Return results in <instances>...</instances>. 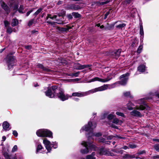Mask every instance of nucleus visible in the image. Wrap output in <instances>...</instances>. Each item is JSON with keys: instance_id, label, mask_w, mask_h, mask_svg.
<instances>
[{"instance_id": "obj_50", "label": "nucleus", "mask_w": 159, "mask_h": 159, "mask_svg": "<svg viewBox=\"0 0 159 159\" xmlns=\"http://www.w3.org/2000/svg\"><path fill=\"white\" fill-rule=\"evenodd\" d=\"M115 137L116 138H119L120 139H126V138L124 137H121L120 136L118 135H116L115 136Z\"/></svg>"}, {"instance_id": "obj_62", "label": "nucleus", "mask_w": 159, "mask_h": 159, "mask_svg": "<svg viewBox=\"0 0 159 159\" xmlns=\"http://www.w3.org/2000/svg\"><path fill=\"white\" fill-rule=\"evenodd\" d=\"M83 66H84V67H83V69L89 67H90V66L89 65H83Z\"/></svg>"}, {"instance_id": "obj_5", "label": "nucleus", "mask_w": 159, "mask_h": 159, "mask_svg": "<svg viewBox=\"0 0 159 159\" xmlns=\"http://www.w3.org/2000/svg\"><path fill=\"white\" fill-rule=\"evenodd\" d=\"M58 89V88L57 86H52L48 88L47 90L45 92V95L49 98H53L54 97Z\"/></svg>"}, {"instance_id": "obj_29", "label": "nucleus", "mask_w": 159, "mask_h": 159, "mask_svg": "<svg viewBox=\"0 0 159 159\" xmlns=\"http://www.w3.org/2000/svg\"><path fill=\"white\" fill-rule=\"evenodd\" d=\"M66 11L63 10L61 11L60 13H57V15L59 17H63L66 15Z\"/></svg>"}, {"instance_id": "obj_8", "label": "nucleus", "mask_w": 159, "mask_h": 159, "mask_svg": "<svg viewBox=\"0 0 159 159\" xmlns=\"http://www.w3.org/2000/svg\"><path fill=\"white\" fill-rule=\"evenodd\" d=\"M58 93L56 92L57 96L58 97L60 98L61 100L64 101L68 99L69 97L68 95H65L64 93V91L62 89H58Z\"/></svg>"}, {"instance_id": "obj_27", "label": "nucleus", "mask_w": 159, "mask_h": 159, "mask_svg": "<svg viewBox=\"0 0 159 159\" xmlns=\"http://www.w3.org/2000/svg\"><path fill=\"white\" fill-rule=\"evenodd\" d=\"M146 105L144 106L143 105H140L139 106H137L135 107V108L137 110H143L146 108Z\"/></svg>"}, {"instance_id": "obj_30", "label": "nucleus", "mask_w": 159, "mask_h": 159, "mask_svg": "<svg viewBox=\"0 0 159 159\" xmlns=\"http://www.w3.org/2000/svg\"><path fill=\"white\" fill-rule=\"evenodd\" d=\"M130 11V13L132 15L134 16V14L135 13L136 11L137 10L135 8L133 7H131L129 9Z\"/></svg>"}, {"instance_id": "obj_34", "label": "nucleus", "mask_w": 159, "mask_h": 159, "mask_svg": "<svg viewBox=\"0 0 159 159\" xmlns=\"http://www.w3.org/2000/svg\"><path fill=\"white\" fill-rule=\"evenodd\" d=\"M126 26V24L124 23L120 24L116 26V27L118 29H120L125 27Z\"/></svg>"}, {"instance_id": "obj_42", "label": "nucleus", "mask_w": 159, "mask_h": 159, "mask_svg": "<svg viewBox=\"0 0 159 159\" xmlns=\"http://www.w3.org/2000/svg\"><path fill=\"white\" fill-rule=\"evenodd\" d=\"M4 24L5 25V26L6 28H7V27L9 26V25L10 24V23L9 22L7 21V20H5L4 21Z\"/></svg>"}, {"instance_id": "obj_43", "label": "nucleus", "mask_w": 159, "mask_h": 159, "mask_svg": "<svg viewBox=\"0 0 159 159\" xmlns=\"http://www.w3.org/2000/svg\"><path fill=\"white\" fill-rule=\"evenodd\" d=\"M116 114L119 116H120L123 117H125V115H124V114L123 113H121V112H116Z\"/></svg>"}, {"instance_id": "obj_40", "label": "nucleus", "mask_w": 159, "mask_h": 159, "mask_svg": "<svg viewBox=\"0 0 159 159\" xmlns=\"http://www.w3.org/2000/svg\"><path fill=\"white\" fill-rule=\"evenodd\" d=\"M117 21H116L114 23L110 25V26L108 27V29L110 30L111 29H113V28H114L115 25L117 23Z\"/></svg>"}, {"instance_id": "obj_41", "label": "nucleus", "mask_w": 159, "mask_h": 159, "mask_svg": "<svg viewBox=\"0 0 159 159\" xmlns=\"http://www.w3.org/2000/svg\"><path fill=\"white\" fill-rule=\"evenodd\" d=\"M46 149L48 151V152H50V151L51 150L52 148L51 146V145H48L47 146H46V147H45Z\"/></svg>"}, {"instance_id": "obj_7", "label": "nucleus", "mask_w": 159, "mask_h": 159, "mask_svg": "<svg viewBox=\"0 0 159 159\" xmlns=\"http://www.w3.org/2000/svg\"><path fill=\"white\" fill-rule=\"evenodd\" d=\"M112 79V74H107V78L103 79L100 78L98 77H95L93 79L90 80L88 82V83H91L92 82H94L95 81H98L102 83H106Z\"/></svg>"}, {"instance_id": "obj_33", "label": "nucleus", "mask_w": 159, "mask_h": 159, "mask_svg": "<svg viewBox=\"0 0 159 159\" xmlns=\"http://www.w3.org/2000/svg\"><path fill=\"white\" fill-rule=\"evenodd\" d=\"M133 105V104L131 102H129L127 105L128 109L129 110H133V108L131 107Z\"/></svg>"}, {"instance_id": "obj_52", "label": "nucleus", "mask_w": 159, "mask_h": 159, "mask_svg": "<svg viewBox=\"0 0 159 159\" xmlns=\"http://www.w3.org/2000/svg\"><path fill=\"white\" fill-rule=\"evenodd\" d=\"M34 21V19H32L31 20H30L28 23V25L29 26H31L32 24L33 23Z\"/></svg>"}, {"instance_id": "obj_63", "label": "nucleus", "mask_w": 159, "mask_h": 159, "mask_svg": "<svg viewBox=\"0 0 159 159\" xmlns=\"http://www.w3.org/2000/svg\"><path fill=\"white\" fill-rule=\"evenodd\" d=\"M111 126L112 128H115V129H118V127L117 126H116L115 125L113 124H111Z\"/></svg>"}, {"instance_id": "obj_49", "label": "nucleus", "mask_w": 159, "mask_h": 159, "mask_svg": "<svg viewBox=\"0 0 159 159\" xmlns=\"http://www.w3.org/2000/svg\"><path fill=\"white\" fill-rule=\"evenodd\" d=\"M145 153H146L145 151V150H143V151H140L139 152H138L137 153V154L138 155H139Z\"/></svg>"}, {"instance_id": "obj_35", "label": "nucleus", "mask_w": 159, "mask_h": 159, "mask_svg": "<svg viewBox=\"0 0 159 159\" xmlns=\"http://www.w3.org/2000/svg\"><path fill=\"white\" fill-rule=\"evenodd\" d=\"M140 34L141 36L143 35L144 34L143 26L142 25H140Z\"/></svg>"}, {"instance_id": "obj_51", "label": "nucleus", "mask_w": 159, "mask_h": 159, "mask_svg": "<svg viewBox=\"0 0 159 159\" xmlns=\"http://www.w3.org/2000/svg\"><path fill=\"white\" fill-rule=\"evenodd\" d=\"M110 1V0H107V1H106L105 2H100V4L101 5H103L106 4H107V3H108Z\"/></svg>"}, {"instance_id": "obj_37", "label": "nucleus", "mask_w": 159, "mask_h": 159, "mask_svg": "<svg viewBox=\"0 0 159 159\" xmlns=\"http://www.w3.org/2000/svg\"><path fill=\"white\" fill-rule=\"evenodd\" d=\"M6 28L7 33L9 34H11L12 31V28L10 26H8Z\"/></svg>"}, {"instance_id": "obj_39", "label": "nucleus", "mask_w": 159, "mask_h": 159, "mask_svg": "<svg viewBox=\"0 0 159 159\" xmlns=\"http://www.w3.org/2000/svg\"><path fill=\"white\" fill-rule=\"evenodd\" d=\"M42 10V8H39L37 11L35 13H34V15L35 16H36L38 15L41 12Z\"/></svg>"}, {"instance_id": "obj_4", "label": "nucleus", "mask_w": 159, "mask_h": 159, "mask_svg": "<svg viewBox=\"0 0 159 159\" xmlns=\"http://www.w3.org/2000/svg\"><path fill=\"white\" fill-rule=\"evenodd\" d=\"M129 74L128 73H126L125 74H123L120 76V79L121 80L120 81H118L116 83L112 84H111V86L114 87L116 85L120 84L121 85H125L127 82V81L129 79Z\"/></svg>"}, {"instance_id": "obj_44", "label": "nucleus", "mask_w": 159, "mask_h": 159, "mask_svg": "<svg viewBox=\"0 0 159 159\" xmlns=\"http://www.w3.org/2000/svg\"><path fill=\"white\" fill-rule=\"evenodd\" d=\"M154 149L158 152H159V145L156 144L154 146Z\"/></svg>"}, {"instance_id": "obj_15", "label": "nucleus", "mask_w": 159, "mask_h": 159, "mask_svg": "<svg viewBox=\"0 0 159 159\" xmlns=\"http://www.w3.org/2000/svg\"><path fill=\"white\" fill-rule=\"evenodd\" d=\"M66 28H61L60 27H57V30H59V31L61 32H66L69 30L70 29H71V27L70 26H69L68 25H66Z\"/></svg>"}, {"instance_id": "obj_32", "label": "nucleus", "mask_w": 159, "mask_h": 159, "mask_svg": "<svg viewBox=\"0 0 159 159\" xmlns=\"http://www.w3.org/2000/svg\"><path fill=\"white\" fill-rule=\"evenodd\" d=\"M128 147L129 148L133 149L136 148L137 147V145L133 143H129L128 145Z\"/></svg>"}, {"instance_id": "obj_59", "label": "nucleus", "mask_w": 159, "mask_h": 159, "mask_svg": "<svg viewBox=\"0 0 159 159\" xmlns=\"http://www.w3.org/2000/svg\"><path fill=\"white\" fill-rule=\"evenodd\" d=\"M113 137H115V136H110L108 137L107 139L108 140H111L113 138Z\"/></svg>"}, {"instance_id": "obj_3", "label": "nucleus", "mask_w": 159, "mask_h": 159, "mask_svg": "<svg viewBox=\"0 0 159 159\" xmlns=\"http://www.w3.org/2000/svg\"><path fill=\"white\" fill-rule=\"evenodd\" d=\"M81 145L85 147V148L81 150V152L82 154H87L91 152L92 149H95L96 148L95 145L84 141L82 142Z\"/></svg>"}, {"instance_id": "obj_6", "label": "nucleus", "mask_w": 159, "mask_h": 159, "mask_svg": "<svg viewBox=\"0 0 159 159\" xmlns=\"http://www.w3.org/2000/svg\"><path fill=\"white\" fill-rule=\"evenodd\" d=\"M36 134L39 137H47L52 138V133L46 129H39L36 132Z\"/></svg>"}, {"instance_id": "obj_9", "label": "nucleus", "mask_w": 159, "mask_h": 159, "mask_svg": "<svg viewBox=\"0 0 159 159\" xmlns=\"http://www.w3.org/2000/svg\"><path fill=\"white\" fill-rule=\"evenodd\" d=\"M15 60L14 57L12 56L8 55L7 58V63L9 70L11 69L14 65Z\"/></svg>"}, {"instance_id": "obj_61", "label": "nucleus", "mask_w": 159, "mask_h": 159, "mask_svg": "<svg viewBox=\"0 0 159 159\" xmlns=\"http://www.w3.org/2000/svg\"><path fill=\"white\" fill-rule=\"evenodd\" d=\"M112 151L113 152L116 153H120V151L119 150H117L116 149H113L112 150Z\"/></svg>"}, {"instance_id": "obj_2", "label": "nucleus", "mask_w": 159, "mask_h": 159, "mask_svg": "<svg viewBox=\"0 0 159 159\" xmlns=\"http://www.w3.org/2000/svg\"><path fill=\"white\" fill-rule=\"evenodd\" d=\"M96 127V124H95L93 125L92 123L91 122H88V125H85L83 126L81 129L80 130V132H81L82 131L85 130L86 131H89L90 132H92V131L94 128H95ZM92 136H95L96 137H99L101 136L102 135L101 133H98L94 134L91 133Z\"/></svg>"}, {"instance_id": "obj_22", "label": "nucleus", "mask_w": 159, "mask_h": 159, "mask_svg": "<svg viewBox=\"0 0 159 159\" xmlns=\"http://www.w3.org/2000/svg\"><path fill=\"white\" fill-rule=\"evenodd\" d=\"M74 66L75 69L77 70L83 69V67H84V66H83V65L79 63L74 64Z\"/></svg>"}, {"instance_id": "obj_12", "label": "nucleus", "mask_w": 159, "mask_h": 159, "mask_svg": "<svg viewBox=\"0 0 159 159\" xmlns=\"http://www.w3.org/2000/svg\"><path fill=\"white\" fill-rule=\"evenodd\" d=\"M66 8L67 9H71L76 10L81 8L80 6L74 4L69 5L67 6Z\"/></svg>"}, {"instance_id": "obj_14", "label": "nucleus", "mask_w": 159, "mask_h": 159, "mask_svg": "<svg viewBox=\"0 0 159 159\" xmlns=\"http://www.w3.org/2000/svg\"><path fill=\"white\" fill-rule=\"evenodd\" d=\"M9 124L7 121L4 122L3 123L2 126L3 129L4 131H7L11 129V128H9Z\"/></svg>"}, {"instance_id": "obj_25", "label": "nucleus", "mask_w": 159, "mask_h": 159, "mask_svg": "<svg viewBox=\"0 0 159 159\" xmlns=\"http://www.w3.org/2000/svg\"><path fill=\"white\" fill-rule=\"evenodd\" d=\"M123 122L121 120H120L118 118H114L113 120L112 123L116 124H119L120 125H121L122 123Z\"/></svg>"}, {"instance_id": "obj_36", "label": "nucleus", "mask_w": 159, "mask_h": 159, "mask_svg": "<svg viewBox=\"0 0 159 159\" xmlns=\"http://www.w3.org/2000/svg\"><path fill=\"white\" fill-rule=\"evenodd\" d=\"M57 17V15H54L53 16H51V14H49L46 17V19L47 20L48 18H50L51 19L53 20L54 19H56Z\"/></svg>"}, {"instance_id": "obj_54", "label": "nucleus", "mask_w": 159, "mask_h": 159, "mask_svg": "<svg viewBox=\"0 0 159 159\" xmlns=\"http://www.w3.org/2000/svg\"><path fill=\"white\" fill-rule=\"evenodd\" d=\"M110 14V11H108L104 15V19H106L107 17V16L109 15Z\"/></svg>"}, {"instance_id": "obj_10", "label": "nucleus", "mask_w": 159, "mask_h": 159, "mask_svg": "<svg viewBox=\"0 0 159 159\" xmlns=\"http://www.w3.org/2000/svg\"><path fill=\"white\" fill-rule=\"evenodd\" d=\"M99 152L100 155H106L108 156H112V153H111L109 149H105L104 148H102L99 150Z\"/></svg>"}, {"instance_id": "obj_13", "label": "nucleus", "mask_w": 159, "mask_h": 159, "mask_svg": "<svg viewBox=\"0 0 159 159\" xmlns=\"http://www.w3.org/2000/svg\"><path fill=\"white\" fill-rule=\"evenodd\" d=\"M121 52L120 49L115 50L112 53L113 57L117 59L119 56Z\"/></svg>"}, {"instance_id": "obj_26", "label": "nucleus", "mask_w": 159, "mask_h": 159, "mask_svg": "<svg viewBox=\"0 0 159 159\" xmlns=\"http://www.w3.org/2000/svg\"><path fill=\"white\" fill-rule=\"evenodd\" d=\"M95 155V153L92 152L90 155H88L86 156V159H95L96 158L94 157Z\"/></svg>"}, {"instance_id": "obj_47", "label": "nucleus", "mask_w": 159, "mask_h": 159, "mask_svg": "<svg viewBox=\"0 0 159 159\" xmlns=\"http://www.w3.org/2000/svg\"><path fill=\"white\" fill-rule=\"evenodd\" d=\"M124 95L126 97H129L130 95V93L129 92H126L123 93Z\"/></svg>"}, {"instance_id": "obj_21", "label": "nucleus", "mask_w": 159, "mask_h": 159, "mask_svg": "<svg viewBox=\"0 0 159 159\" xmlns=\"http://www.w3.org/2000/svg\"><path fill=\"white\" fill-rule=\"evenodd\" d=\"M10 7L11 8H12L13 10H17L18 8V4L15 2L11 3H10Z\"/></svg>"}, {"instance_id": "obj_48", "label": "nucleus", "mask_w": 159, "mask_h": 159, "mask_svg": "<svg viewBox=\"0 0 159 159\" xmlns=\"http://www.w3.org/2000/svg\"><path fill=\"white\" fill-rule=\"evenodd\" d=\"M17 149V147L16 145H15L14 146L12 149V152H14L16 151Z\"/></svg>"}, {"instance_id": "obj_16", "label": "nucleus", "mask_w": 159, "mask_h": 159, "mask_svg": "<svg viewBox=\"0 0 159 159\" xmlns=\"http://www.w3.org/2000/svg\"><path fill=\"white\" fill-rule=\"evenodd\" d=\"M130 114L132 116H139L140 117L142 116V115L140 113L136 110H134L132 111L131 112Z\"/></svg>"}, {"instance_id": "obj_53", "label": "nucleus", "mask_w": 159, "mask_h": 159, "mask_svg": "<svg viewBox=\"0 0 159 159\" xmlns=\"http://www.w3.org/2000/svg\"><path fill=\"white\" fill-rule=\"evenodd\" d=\"M72 16H73L72 15V14L71 15L70 14H67L66 15V16H67V17L68 18V19L69 20H70V19H72L73 17H72Z\"/></svg>"}, {"instance_id": "obj_46", "label": "nucleus", "mask_w": 159, "mask_h": 159, "mask_svg": "<svg viewBox=\"0 0 159 159\" xmlns=\"http://www.w3.org/2000/svg\"><path fill=\"white\" fill-rule=\"evenodd\" d=\"M4 156L6 159H9V156L7 152H5L4 154Z\"/></svg>"}, {"instance_id": "obj_19", "label": "nucleus", "mask_w": 159, "mask_h": 159, "mask_svg": "<svg viewBox=\"0 0 159 159\" xmlns=\"http://www.w3.org/2000/svg\"><path fill=\"white\" fill-rule=\"evenodd\" d=\"M18 11L19 13L21 14L24 13L26 11V10H24V8L23 5H20Z\"/></svg>"}, {"instance_id": "obj_1", "label": "nucleus", "mask_w": 159, "mask_h": 159, "mask_svg": "<svg viewBox=\"0 0 159 159\" xmlns=\"http://www.w3.org/2000/svg\"><path fill=\"white\" fill-rule=\"evenodd\" d=\"M109 84H104L100 87L95 88L86 92H79L73 93L72 94V96L78 97H83L98 91H102L108 89Z\"/></svg>"}, {"instance_id": "obj_38", "label": "nucleus", "mask_w": 159, "mask_h": 159, "mask_svg": "<svg viewBox=\"0 0 159 159\" xmlns=\"http://www.w3.org/2000/svg\"><path fill=\"white\" fill-rule=\"evenodd\" d=\"M43 148V147L41 144H39L38 145L36 149V153H37L39 151Z\"/></svg>"}, {"instance_id": "obj_11", "label": "nucleus", "mask_w": 159, "mask_h": 159, "mask_svg": "<svg viewBox=\"0 0 159 159\" xmlns=\"http://www.w3.org/2000/svg\"><path fill=\"white\" fill-rule=\"evenodd\" d=\"M0 3L2 8L4 10L7 14L10 12V11L9 7L5 2L1 1H0Z\"/></svg>"}, {"instance_id": "obj_45", "label": "nucleus", "mask_w": 159, "mask_h": 159, "mask_svg": "<svg viewBox=\"0 0 159 159\" xmlns=\"http://www.w3.org/2000/svg\"><path fill=\"white\" fill-rule=\"evenodd\" d=\"M142 48L143 46H140L137 50V52L139 53H140L141 52Z\"/></svg>"}, {"instance_id": "obj_23", "label": "nucleus", "mask_w": 159, "mask_h": 159, "mask_svg": "<svg viewBox=\"0 0 159 159\" xmlns=\"http://www.w3.org/2000/svg\"><path fill=\"white\" fill-rule=\"evenodd\" d=\"M145 66L143 65H140L138 68V70L140 72H144L145 70Z\"/></svg>"}, {"instance_id": "obj_55", "label": "nucleus", "mask_w": 159, "mask_h": 159, "mask_svg": "<svg viewBox=\"0 0 159 159\" xmlns=\"http://www.w3.org/2000/svg\"><path fill=\"white\" fill-rule=\"evenodd\" d=\"M80 74L79 72H77L75 73H73V76L75 77H78Z\"/></svg>"}, {"instance_id": "obj_60", "label": "nucleus", "mask_w": 159, "mask_h": 159, "mask_svg": "<svg viewBox=\"0 0 159 159\" xmlns=\"http://www.w3.org/2000/svg\"><path fill=\"white\" fill-rule=\"evenodd\" d=\"M25 48L27 49H30L31 48V47L30 45H28L27 46H25Z\"/></svg>"}, {"instance_id": "obj_31", "label": "nucleus", "mask_w": 159, "mask_h": 159, "mask_svg": "<svg viewBox=\"0 0 159 159\" xmlns=\"http://www.w3.org/2000/svg\"><path fill=\"white\" fill-rule=\"evenodd\" d=\"M72 15L75 18H77L80 17L81 15L78 12H73L72 13Z\"/></svg>"}, {"instance_id": "obj_56", "label": "nucleus", "mask_w": 159, "mask_h": 159, "mask_svg": "<svg viewBox=\"0 0 159 159\" xmlns=\"http://www.w3.org/2000/svg\"><path fill=\"white\" fill-rule=\"evenodd\" d=\"M98 141L100 142H102V143H104L105 141V139H104V138H101L99 139Z\"/></svg>"}, {"instance_id": "obj_18", "label": "nucleus", "mask_w": 159, "mask_h": 159, "mask_svg": "<svg viewBox=\"0 0 159 159\" xmlns=\"http://www.w3.org/2000/svg\"><path fill=\"white\" fill-rule=\"evenodd\" d=\"M36 66L38 68L41 69L46 72H50L51 70L49 69L44 67L42 64H37Z\"/></svg>"}, {"instance_id": "obj_58", "label": "nucleus", "mask_w": 159, "mask_h": 159, "mask_svg": "<svg viewBox=\"0 0 159 159\" xmlns=\"http://www.w3.org/2000/svg\"><path fill=\"white\" fill-rule=\"evenodd\" d=\"M13 134L15 137H17L18 135V133L17 131L16 130H14L13 132Z\"/></svg>"}, {"instance_id": "obj_17", "label": "nucleus", "mask_w": 159, "mask_h": 159, "mask_svg": "<svg viewBox=\"0 0 159 159\" xmlns=\"http://www.w3.org/2000/svg\"><path fill=\"white\" fill-rule=\"evenodd\" d=\"M106 117H107V118L108 120H111L114 118V116L112 114H110L107 115V114L104 113L102 116L101 119H103L105 118Z\"/></svg>"}, {"instance_id": "obj_57", "label": "nucleus", "mask_w": 159, "mask_h": 159, "mask_svg": "<svg viewBox=\"0 0 159 159\" xmlns=\"http://www.w3.org/2000/svg\"><path fill=\"white\" fill-rule=\"evenodd\" d=\"M33 10H31L30 11H28L26 14V16H29L30 14L33 11Z\"/></svg>"}, {"instance_id": "obj_28", "label": "nucleus", "mask_w": 159, "mask_h": 159, "mask_svg": "<svg viewBox=\"0 0 159 159\" xmlns=\"http://www.w3.org/2000/svg\"><path fill=\"white\" fill-rule=\"evenodd\" d=\"M43 143L44 144L45 147L46 146L51 145L50 141H48L47 139L45 138L43 140Z\"/></svg>"}, {"instance_id": "obj_20", "label": "nucleus", "mask_w": 159, "mask_h": 159, "mask_svg": "<svg viewBox=\"0 0 159 159\" xmlns=\"http://www.w3.org/2000/svg\"><path fill=\"white\" fill-rule=\"evenodd\" d=\"M135 155L134 154L131 155L130 154H125L123 156V158L127 159L135 158Z\"/></svg>"}, {"instance_id": "obj_64", "label": "nucleus", "mask_w": 159, "mask_h": 159, "mask_svg": "<svg viewBox=\"0 0 159 159\" xmlns=\"http://www.w3.org/2000/svg\"><path fill=\"white\" fill-rule=\"evenodd\" d=\"M63 2L62 1H59L57 3V4L58 5H60L62 4L63 3Z\"/></svg>"}, {"instance_id": "obj_24", "label": "nucleus", "mask_w": 159, "mask_h": 159, "mask_svg": "<svg viewBox=\"0 0 159 159\" xmlns=\"http://www.w3.org/2000/svg\"><path fill=\"white\" fill-rule=\"evenodd\" d=\"M18 24V20L16 19H13L11 21V25L14 27L17 25Z\"/></svg>"}]
</instances>
